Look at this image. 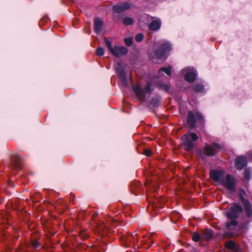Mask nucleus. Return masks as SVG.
<instances>
[{
	"mask_svg": "<svg viewBox=\"0 0 252 252\" xmlns=\"http://www.w3.org/2000/svg\"><path fill=\"white\" fill-rule=\"evenodd\" d=\"M242 206L238 203L234 202L226 208L225 216L229 220L225 222L224 225L227 230H232L238 224L237 220L243 213Z\"/></svg>",
	"mask_w": 252,
	"mask_h": 252,
	"instance_id": "f257e3e1",
	"label": "nucleus"
},
{
	"mask_svg": "<svg viewBox=\"0 0 252 252\" xmlns=\"http://www.w3.org/2000/svg\"><path fill=\"white\" fill-rule=\"evenodd\" d=\"M198 136L196 133L192 132H188L181 137L182 145L185 150L190 152L192 151L196 146V141Z\"/></svg>",
	"mask_w": 252,
	"mask_h": 252,
	"instance_id": "f03ea898",
	"label": "nucleus"
},
{
	"mask_svg": "<svg viewBox=\"0 0 252 252\" xmlns=\"http://www.w3.org/2000/svg\"><path fill=\"white\" fill-rule=\"evenodd\" d=\"M212 146L209 144H206L203 147V151L201 149H197L196 153L202 159H205L206 157H214L218 152L217 149H221L222 147L218 143L213 142Z\"/></svg>",
	"mask_w": 252,
	"mask_h": 252,
	"instance_id": "7ed1b4c3",
	"label": "nucleus"
},
{
	"mask_svg": "<svg viewBox=\"0 0 252 252\" xmlns=\"http://www.w3.org/2000/svg\"><path fill=\"white\" fill-rule=\"evenodd\" d=\"M132 90L140 101L143 102L145 100L146 94H151L154 90V88H152L151 82L148 81L144 89H142L141 85L139 84L132 85Z\"/></svg>",
	"mask_w": 252,
	"mask_h": 252,
	"instance_id": "20e7f679",
	"label": "nucleus"
},
{
	"mask_svg": "<svg viewBox=\"0 0 252 252\" xmlns=\"http://www.w3.org/2000/svg\"><path fill=\"white\" fill-rule=\"evenodd\" d=\"M172 49V45L169 42H164L154 51L155 57L158 60L166 59Z\"/></svg>",
	"mask_w": 252,
	"mask_h": 252,
	"instance_id": "39448f33",
	"label": "nucleus"
},
{
	"mask_svg": "<svg viewBox=\"0 0 252 252\" xmlns=\"http://www.w3.org/2000/svg\"><path fill=\"white\" fill-rule=\"evenodd\" d=\"M187 121L189 128L192 129L195 127L196 121L203 123L204 118L203 115L198 111L193 112L189 111L188 113Z\"/></svg>",
	"mask_w": 252,
	"mask_h": 252,
	"instance_id": "423d86ee",
	"label": "nucleus"
},
{
	"mask_svg": "<svg viewBox=\"0 0 252 252\" xmlns=\"http://www.w3.org/2000/svg\"><path fill=\"white\" fill-rule=\"evenodd\" d=\"M221 184L228 190L232 192H235L237 181L236 179L230 174H227L225 176V179H222L221 180Z\"/></svg>",
	"mask_w": 252,
	"mask_h": 252,
	"instance_id": "0eeeda50",
	"label": "nucleus"
},
{
	"mask_svg": "<svg viewBox=\"0 0 252 252\" xmlns=\"http://www.w3.org/2000/svg\"><path fill=\"white\" fill-rule=\"evenodd\" d=\"M10 168L13 169L20 170L22 168L23 160L18 154H12L10 156Z\"/></svg>",
	"mask_w": 252,
	"mask_h": 252,
	"instance_id": "6e6552de",
	"label": "nucleus"
},
{
	"mask_svg": "<svg viewBox=\"0 0 252 252\" xmlns=\"http://www.w3.org/2000/svg\"><path fill=\"white\" fill-rule=\"evenodd\" d=\"M116 71L118 77L121 80L122 83L125 85H126L127 80L126 74L125 69L123 66L120 63H117Z\"/></svg>",
	"mask_w": 252,
	"mask_h": 252,
	"instance_id": "1a4fd4ad",
	"label": "nucleus"
},
{
	"mask_svg": "<svg viewBox=\"0 0 252 252\" xmlns=\"http://www.w3.org/2000/svg\"><path fill=\"white\" fill-rule=\"evenodd\" d=\"M224 171L222 170L212 169L210 171V178L215 182H221L223 178Z\"/></svg>",
	"mask_w": 252,
	"mask_h": 252,
	"instance_id": "9d476101",
	"label": "nucleus"
},
{
	"mask_svg": "<svg viewBox=\"0 0 252 252\" xmlns=\"http://www.w3.org/2000/svg\"><path fill=\"white\" fill-rule=\"evenodd\" d=\"M130 5L127 2H121L113 6L112 10L116 13H121L130 9Z\"/></svg>",
	"mask_w": 252,
	"mask_h": 252,
	"instance_id": "9b49d317",
	"label": "nucleus"
},
{
	"mask_svg": "<svg viewBox=\"0 0 252 252\" xmlns=\"http://www.w3.org/2000/svg\"><path fill=\"white\" fill-rule=\"evenodd\" d=\"M248 161L246 157L244 156H239L236 157L235 160V168L241 170L247 165Z\"/></svg>",
	"mask_w": 252,
	"mask_h": 252,
	"instance_id": "f8f14e48",
	"label": "nucleus"
},
{
	"mask_svg": "<svg viewBox=\"0 0 252 252\" xmlns=\"http://www.w3.org/2000/svg\"><path fill=\"white\" fill-rule=\"evenodd\" d=\"M128 52L127 49L125 47L115 46L111 52L115 57H119L120 56L126 55Z\"/></svg>",
	"mask_w": 252,
	"mask_h": 252,
	"instance_id": "ddd939ff",
	"label": "nucleus"
},
{
	"mask_svg": "<svg viewBox=\"0 0 252 252\" xmlns=\"http://www.w3.org/2000/svg\"><path fill=\"white\" fill-rule=\"evenodd\" d=\"M94 31L97 34H99L103 25V20L99 18H95L94 21Z\"/></svg>",
	"mask_w": 252,
	"mask_h": 252,
	"instance_id": "4468645a",
	"label": "nucleus"
},
{
	"mask_svg": "<svg viewBox=\"0 0 252 252\" xmlns=\"http://www.w3.org/2000/svg\"><path fill=\"white\" fill-rule=\"evenodd\" d=\"M197 73L194 70L188 71L185 74L184 79L185 80L189 83H192L196 80Z\"/></svg>",
	"mask_w": 252,
	"mask_h": 252,
	"instance_id": "2eb2a0df",
	"label": "nucleus"
},
{
	"mask_svg": "<svg viewBox=\"0 0 252 252\" xmlns=\"http://www.w3.org/2000/svg\"><path fill=\"white\" fill-rule=\"evenodd\" d=\"M214 234V231L211 229L204 230L201 234L202 239L209 241L213 238Z\"/></svg>",
	"mask_w": 252,
	"mask_h": 252,
	"instance_id": "dca6fc26",
	"label": "nucleus"
},
{
	"mask_svg": "<svg viewBox=\"0 0 252 252\" xmlns=\"http://www.w3.org/2000/svg\"><path fill=\"white\" fill-rule=\"evenodd\" d=\"M242 204L243 205L247 217L251 219H252V206L251 203L248 200L242 203Z\"/></svg>",
	"mask_w": 252,
	"mask_h": 252,
	"instance_id": "f3484780",
	"label": "nucleus"
},
{
	"mask_svg": "<svg viewBox=\"0 0 252 252\" xmlns=\"http://www.w3.org/2000/svg\"><path fill=\"white\" fill-rule=\"evenodd\" d=\"M161 27V22L159 20H153L148 25L149 29L152 31L159 30Z\"/></svg>",
	"mask_w": 252,
	"mask_h": 252,
	"instance_id": "a211bd4d",
	"label": "nucleus"
},
{
	"mask_svg": "<svg viewBox=\"0 0 252 252\" xmlns=\"http://www.w3.org/2000/svg\"><path fill=\"white\" fill-rule=\"evenodd\" d=\"M121 241L125 243V247H128V244L131 243L134 239L133 235L130 234L127 235H123L121 237Z\"/></svg>",
	"mask_w": 252,
	"mask_h": 252,
	"instance_id": "6ab92c4d",
	"label": "nucleus"
},
{
	"mask_svg": "<svg viewBox=\"0 0 252 252\" xmlns=\"http://www.w3.org/2000/svg\"><path fill=\"white\" fill-rule=\"evenodd\" d=\"M156 87L160 90H163L166 92H168L170 88V85L164 83L162 82H158L156 84Z\"/></svg>",
	"mask_w": 252,
	"mask_h": 252,
	"instance_id": "aec40b11",
	"label": "nucleus"
},
{
	"mask_svg": "<svg viewBox=\"0 0 252 252\" xmlns=\"http://www.w3.org/2000/svg\"><path fill=\"white\" fill-rule=\"evenodd\" d=\"M192 90L196 93H203L204 86L201 83H196L192 86Z\"/></svg>",
	"mask_w": 252,
	"mask_h": 252,
	"instance_id": "412c9836",
	"label": "nucleus"
},
{
	"mask_svg": "<svg viewBox=\"0 0 252 252\" xmlns=\"http://www.w3.org/2000/svg\"><path fill=\"white\" fill-rule=\"evenodd\" d=\"M161 99V97L158 95L153 96L150 101V104L154 108H157L159 106V103Z\"/></svg>",
	"mask_w": 252,
	"mask_h": 252,
	"instance_id": "4be33fe9",
	"label": "nucleus"
},
{
	"mask_svg": "<svg viewBox=\"0 0 252 252\" xmlns=\"http://www.w3.org/2000/svg\"><path fill=\"white\" fill-rule=\"evenodd\" d=\"M131 191L134 194H136L138 192L141 190V184L139 182H133L131 184Z\"/></svg>",
	"mask_w": 252,
	"mask_h": 252,
	"instance_id": "5701e85b",
	"label": "nucleus"
},
{
	"mask_svg": "<svg viewBox=\"0 0 252 252\" xmlns=\"http://www.w3.org/2000/svg\"><path fill=\"white\" fill-rule=\"evenodd\" d=\"M225 247L231 250L233 252H235V250L240 249L239 248H236L235 242L233 240H229L225 243Z\"/></svg>",
	"mask_w": 252,
	"mask_h": 252,
	"instance_id": "b1692460",
	"label": "nucleus"
},
{
	"mask_svg": "<svg viewBox=\"0 0 252 252\" xmlns=\"http://www.w3.org/2000/svg\"><path fill=\"white\" fill-rule=\"evenodd\" d=\"M238 196L239 197V199L242 202V203L245 202V201H248V199H246L244 197L245 196H246V193L244 189H239Z\"/></svg>",
	"mask_w": 252,
	"mask_h": 252,
	"instance_id": "393cba45",
	"label": "nucleus"
},
{
	"mask_svg": "<svg viewBox=\"0 0 252 252\" xmlns=\"http://www.w3.org/2000/svg\"><path fill=\"white\" fill-rule=\"evenodd\" d=\"M31 244L35 251L41 248V244L39 240L32 239Z\"/></svg>",
	"mask_w": 252,
	"mask_h": 252,
	"instance_id": "a878e982",
	"label": "nucleus"
},
{
	"mask_svg": "<svg viewBox=\"0 0 252 252\" xmlns=\"http://www.w3.org/2000/svg\"><path fill=\"white\" fill-rule=\"evenodd\" d=\"M123 24L125 26L132 25L134 23V20L132 18L129 17H126L123 20Z\"/></svg>",
	"mask_w": 252,
	"mask_h": 252,
	"instance_id": "bb28decb",
	"label": "nucleus"
},
{
	"mask_svg": "<svg viewBox=\"0 0 252 252\" xmlns=\"http://www.w3.org/2000/svg\"><path fill=\"white\" fill-rule=\"evenodd\" d=\"M78 236L82 240H85L87 239L89 237V234L84 230H79L78 232Z\"/></svg>",
	"mask_w": 252,
	"mask_h": 252,
	"instance_id": "cd10ccee",
	"label": "nucleus"
},
{
	"mask_svg": "<svg viewBox=\"0 0 252 252\" xmlns=\"http://www.w3.org/2000/svg\"><path fill=\"white\" fill-rule=\"evenodd\" d=\"M244 174V179L245 180H249L251 179V169L249 168H246L243 173Z\"/></svg>",
	"mask_w": 252,
	"mask_h": 252,
	"instance_id": "c85d7f7f",
	"label": "nucleus"
},
{
	"mask_svg": "<svg viewBox=\"0 0 252 252\" xmlns=\"http://www.w3.org/2000/svg\"><path fill=\"white\" fill-rule=\"evenodd\" d=\"M172 67L169 66L168 67H162L160 68L159 72L162 71L165 72L167 75L170 76L171 75Z\"/></svg>",
	"mask_w": 252,
	"mask_h": 252,
	"instance_id": "c756f323",
	"label": "nucleus"
},
{
	"mask_svg": "<svg viewBox=\"0 0 252 252\" xmlns=\"http://www.w3.org/2000/svg\"><path fill=\"white\" fill-rule=\"evenodd\" d=\"M191 239L195 242H198L201 239H202L201 234H200L197 232H194L192 233Z\"/></svg>",
	"mask_w": 252,
	"mask_h": 252,
	"instance_id": "7c9ffc66",
	"label": "nucleus"
},
{
	"mask_svg": "<svg viewBox=\"0 0 252 252\" xmlns=\"http://www.w3.org/2000/svg\"><path fill=\"white\" fill-rule=\"evenodd\" d=\"M104 41H105V44H106V46H107V47L108 48L109 51L111 52L113 50V48L112 46V43H111V41H110V40H109L108 39V38H104Z\"/></svg>",
	"mask_w": 252,
	"mask_h": 252,
	"instance_id": "2f4dec72",
	"label": "nucleus"
},
{
	"mask_svg": "<svg viewBox=\"0 0 252 252\" xmlns=\"http://www.w3.org/2000/svg\"><path fill=\"white\" fill-rule=\"evenodd\" d=\"M124 42L127 46H131L133 43V38L130 37L126 38L124 39Z\"/></svg>",
	"mask_w": 252,
	"mask_h": 252,
	"instance_id": "473e14b6",
	"label": "nucleus"
},
{
	"mask_svg": "<svg viewBox=\"0 0 252 252\" xmlns=\"http://www.w3.org/2000/svg\"><path fill=\"white\" fill-rule=\"evenodd\" d=\"M144 38V35L143 33H140L137 34L135 36V39L137 42L142 41Z\"/></svg>",
	"mask_w": 252,
	"mask_h": 252,
	"instance_id": "72a5a7b5",
	"label": "nucleus"
},
{
	"mask_svg": "<svg viewBox=\"0 0 252 252\" xmlns=\"http://www.w3.org/2000/svg\"><path fill=\"white\" fill-rule=\"evenodd\" d=\"M104 54V51L103 48L98 47L96 50V54L98 56H102Z\"/></svg>",
	"mask_w": 252,
	"mask_h": 252,
	"instance_id": "f704fd0d",
	"label": "nucleus"
},
{
	"mask_svg": "<svg viewBox=\"0 0 252 252\" xmlns=\"http://www.w3.org/2000/svg\"><path fill=\"white\" fill-rule=\"evenodd\" d=\"M229 232H225L223 233V236L225 238H232L233 237L234 233L231 232V230H229Z\"/></svg>",
	"mask_w": 252,
	"mask_h": 252,
	"instance_id": "c9c22d12",
	"label": "nucleus"
},
{
	"mask_svg": "<svg viewBox=\"0 0 252 252\" xmlns=\"http://www.w3.org/2000/svg\"><path fill=\"white\" fill-rule=\"evenodd\" d=\"M143 154L147 157H149L152 154V151L149 149H145L143 151Z\"/></svg>",
	"mask_w": 252,
	"mask_h": 252,
	"instance_id": "e433bc0d",
	"label": "nucleus"
},
{
	"mask_svg": "<svg viewBox=\"0 0 252 252\" xmlns=\"http://www.w3.org/2000/svg\"><path fill=\"white\" fill-rule=\"evenodd\" d=\"M145 244L148 245L147 248H149L153 244V240L151 238H149L147 240L146 242H145Z\"/></svg>",
	"mask_w": 252,
	"mask_h": 252,
	"instance_id": "4c0bfd02",
	"label": "nucleus"
},
{
	"mask_svg": "<svg viewBox=\"0 0 252 252\" xmlns=\"http://www.w3.org/2000/svg\"><path fill=\"white\" fill-rule=\"evenodd\" d=\"M106 227L104 226V224H102L99 226H97V229L99 231H105V229H106Z\"/></svg>",
	"mask_w": 252,
	"mask_h": 252,
	"instance_id": "58836bf2",
	"label": "nucleus"
},
{
	"mask_svg": "<svg viewBox=\"0 0 252 252\" xmlns=\"http://www.w3.org/2000/svg\"><path fill=\"white\" fill-rule=\"evenodd\" d=\"M248 156L251 158L252 159V150H251L248 153Z\"/></svg>",
	"mask_w": 252,
	"mask_h": 252,
	"instance_id": "ea45409f",
	"label": "nucleus"
},
{
	"mask_svg": "<svg viewBox=\"0 0 252 252\" xmlns=\"http://www.w3.org/2000/svg\"><path fill=\"white\" fill-rule=\"evenodd\" d=\"M235 252H242L240 249H236L235 251Z\"/></svg>",
	"mask_w": 252,
	"mask_h": 252,
	"instance_id": "a19ab883",
	"label": "nucleus"
},
{
	"mask_svg": "<svg viewBox=\"0 0 252 252\" xmlns=\"http://www.w3.org/2000/svg\"><path fill=\"white\" fill-rule=\"evenodd\" d=\"M105 243L104 242H102V244H100V246H103V245H105Z\"/></svg>",
	"mask_w": 252,
	"mask_h": 252,
	"instance_id": "79ce46f5",
	"label": "nucleus"
}]
</instances>
